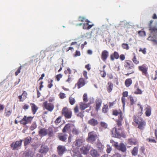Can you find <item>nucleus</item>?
<instances>
[{"mask_svg":"<svg viewBox=\"0 0 157 157\" xmlns=\"http://www.w3.org/2000/svg\"><path fill=\"white\" fill-rule=\"evenodd\" d=\"M90 154L93 157H98L99 154L95 149L92 148L90 151Z\"/></svg>","mask_w":157,"mask_h":157,"instance_id":"obj_14","label":"nucleus"},{"mask_svg":"<svg viewBox=\"0 0 157 157\" xmlns=\"http://www.w3.org/2000/svg\"><path fill=\"white\" fill-rule=\"evenodd\" d=\"M132 60L133 62L136 64H137L139 63V62L136 60V58L135 57H134Z\"/></svg>","mask_w":157,"mask_h":157,"instance_id":"obj_54","label":"nucleus"},{"mask_svg":"<svg viewBox=\"0 0 157 157\" xmlns=\"http://www.w3.org/2000/svg\"><path fill=\"white\" fill-rule=\"evenodd\" d=\"M88 122L89 124L93 126L97 125L98 123L97 120L94 118L91 119L89 120Z\"/></svg>","mask_w":157,"mask_h":157,"instance_id":"obj_16","label":"nucleus"},{"mask_svg":"<svg viewBox=\"0 0 157 157\" xmlns=\"http://www.w3.org/2000/svg\"><path fill=\"white\" fill-rule=\"evenodd\" d=\"M31 107L32 111L33 112V113L34 114L36 112L37 110L38 109L37 107L34 104H31Z\"/></svg>","mask_w":157,"mask_h":157,"instance_id":"obj_27","label":"nucleus"},{"mask_svg":"<svg viewBox=\"0 0 157 157\" xmlns=\"http://www.w3.org/2000/svg\"><path fill=\"white\" fill-rule=\"evenodd\" d=\"M112 132L113 137L118 138L120 135V132L118 131L115 128L113 129Z\"/></svg>","mask_w":157,"mask_h":157,"instance_id":"obj_12","label":"nucleus"},{"mask_svg":"<svg viewBox=\"0 0 157 157\" xmlns=\"http://www.w3.org/2000/svg\"><path fill=\"white\" fill-rule=\"evenodd\" d=\"M78 88L79 89L81 86H83L84 85V82L83 79L81 78L78 82Z\"/></svg>","mask_w":157,"mask_h":157,"instance_id":"obj_25","label":"nucleus"},{"mask_svg":"<svg viewBox=\"0 0 157 157\" xmlns=\"http://www.w3.org/2000/svg\"><path fill=\"white\" fill-rule=\"evenodd\" d=\"M107 25H103L101 27H100V29L102 31H105L107 29Z\"/></svg>","mask_w":157,"mask_h":157,"instance_id":"obj_37","label":"nucleus"},{"mask_svg":"<svg viewBox=\"0 0 157 157\" xmlns=\"http://www.w3.org/2000/svg\"><path fill=\"white\" fill-rule=\"evenodd\" d=\"M48 151V147L46 145H42L39 150V152L42 154H46Z\"/></svg>","mask_w":157,"mask_h":157,"instance_id":"obj_10","label":"nucleus"},{"mask_svg":"<svg viewBox=\"0 0 157 157\" xmlns=\"http://www.w3.org/2000/svg\"><path fill=\"white\" fill-rule=\"evenodd\" d=\"M90 65L89 64H88L87 65H86L85 66V67L87 68V69L88 70H90V68L89 67Z\"/></svg>","mask_w":157,"mask_h":157,"instance_id":"obj_63","label":"nucleus"},{"mask_svg":"<svg viewBox=\"0 0 157 157\" xmlns=\"http://www.w3.org/2000/svg\"><path fill=\"white\" fill-rule=\"evenodd\" d=\"M152 22V21H150L149 25V30H151V35L148 38V40L156 42L157 41V29H152L151 25Z\"/></svg>","mask_w":157,"mask_h":157,"instance_id":"obj_1","label":"nucleus"},{"mask_svg":"<svg viewBox=\"0 0 157 157\" xmlns=\"http://www.w3.org/2000/svg\"><path fill=\"white\" fill-rule=\"evenodd\" d=\"M122 47L128 50L129 49V46L126 44H122Z\"/></svg>","mask_w":157,"mask_h":157,"instance_id":"obj_43","label":"nucleus"},{"mask_svg":"<svg viewBox=\"0 0 157 157\" xmlns=\"http://www.w3.org/2000/svg\"><path fill=\"white\" fill-rule=\"evenodd\" d=\"M71 78L70 76V75H68V79L66 80V82H69L71 80Z\"/></svg>","mask_w":157,"mask_h":157,"instance_id":"obj_64","label":"nucleus"},{"mask_svg":"<svg viewBox=\"0 0 157 157\" xmlns=\"http://www.w3.org/2000/svg\"><path fill=\"white\" fill-rule=\"evenodd\" d=\"M126 86L128 87L132 83V80L130 79H128L126 80L125 82Z\"/></svg>","mask_w":157,"mask_h":157,"instance_id":"obj_32","label":"nucleus"},{"mask_svg":"<svg viewBox=\"0 0 157 157\" xmlns=\"http://www.w3.org/2000/svg\"><path fill=\"white\" fill-rule=\"evenodd\" d=\"M33 118L31 117H27L26 116H24L22 120L20 121V122L21 124L24 125H26V124L30 123L32 120Z\"/></svg>","mask_w":157,"mask_h":157,"instance_id":"obj_5","label":"nucleus"},{"mask_svg":"<svg viewBox=\"0 0 157 157\" xmlns=\"http://www.w3.org/2000/svg\"><path fill=\"white\" fill-rule=\"evenodd\" d=\"M134 93L136 94H141L142 93V91L140 89L137 88V90L135 91Z\"/></svg>","mask_w":157,"mask_h":157,"instance_id":"obj_42","label":"nucleus"},{"mask_svg":"<svg viewBox=\"0 0 157 157\" xmlns=\"http://www.w3.org/2000/svg\"><path fill=\"white\" fill-rule=\"evenodd\" d=\"M48 133V131L44 128L42 129L39 131V134L40 135L44 136Z\"/></svg>","mask_w":157,"mask_h":157,"instance_id":"obj_23","label":"nucleus"},{"mask_svg":"<svg viewBox=\"0 0 157 157\" xmlns=\"http://www.w3.org/2000/svg\"><path fill=\"white\" fill-rule=\"evenodd\" d=\"M63 75L61 74L57 75L56 76V78L58 81H59L60 80V79L62 78Z\"/></svg>","mask_w":157,"mask_h":157,"instance_id":"obj_46","label":"nucleus"},{"mask_svg":"<svg viewBox=\"0 0 157 157\" xmlns=\"http://www.w3.org/2000/svg\"><path fill=\"white\" fill-rule=\"evenodd\" d=\"M120 59L122 60H124V55H121L120 56Z\"/></svg>","mask_w":157,"mask_h":157,"instance_id":"obj_61","label":"nucleus"},{"mask_svg":"<svg viewBox=\"0 0 157 157\" xmlns=\"http://www.w3.org/2000/svg\"><path fill=\"white\" fill-rule=\"evenodd\" d=\"M140 52H142L144 54H145L146 53V49L145 48H144V49H143L141 48H140V49L139 50Z\"/></svg>","mask_w":157,"mask_h":157,"instance_id":"obj_53","label":"nucleus"},{"mask_svg":"<svg viewBox=\"0 0 157 157\" xmlns=\"http://www.w3.org/2000/svg\"><path fill=\"white\" fill-rule=\"evenodd\" d=\"M84 142V140L82 139H79L76 141L75 145L77 147H80L81 146Z\"/></svg>","mask_w":157,"mask_h":157,"instance_id":"obj_24","label":"nucleus"},{"mask_svg":"<svg viewBox=\"0 0 157 157\" xmlns=\"http://www.w3.org/2000/svg\"><path fill=\"white\" fill-rule=\"evenodd\" d=\"M128 95V92L127 91L124 92L123 93V96L124 97H127Z\"/></svg>","mask_w":157,"mask_h":157,"instance_id":"obj_57","label":"nucleus"},{"mask_svg":"<svg viewBox=\"0 0 157 157\" xmlns=\"http://www.w3.org/2000/svg\"><path fill=\"white\" fill-rule=\"evenodd\" d=\"M138 127L140 129H143L145 125V123L144 121L140 122L139 124Z\"/></svg>","mask_w":157,"mask_h":157,"instance_id":"obj_29","label":"nucleus"},{"mask_svg":"<svg viewBox=\"0 0 157 157\" xmlns=\"http://www.w3.org/2000/svg\"><path fill=\"white\" fill-rule=\"evenodd\" d=\"M124 66L125 69L127 70L128 73L127 75H129L134 72V67L131 62L130 61H127L125 62Z\"/></svg>","mask_w":157,"mask_h":157,"instance_id":"obj_2","label":"nucleus"},{"mask_svg":"<svg viewBox=\"0 0 157 157\" xmlns=\"http://www.w3.org/2000/svg\"><path fill=\"white\" fill-rule=\"evenodd\" d=\"M33 154L34 153L32 151L31 149H29L24 153V155L26 157H32Z\"/></svg>","mask_w":157,"mask_h":157,"instance_id":"obj_13","label":"nucleus"},{"mask_svg":"<svg viewBox=\"0 0 157 157\" xmlns=\"http://www.w3.org/2000/svg\"><path fill=\"white\" fill-rule=\"evenodd\" d=\"M22 141V140H21L13 142L10 145L12 149L14 150H17L21 148Z\"/></svg>","mask_w":157,"mask_h":157,"instance_id":"obj_3","label":"nucleus"},{"mask_svg":"<svg viewBox=\"0 0 157 157\" xmlns=\"http://www.w3.org/2000/svg\"><path fill=\"white\" fill-rule=\"evenodd\" d=\"M113 114L115 116H118L119 118L123 117V113L120 110L117 111L116 110H114L113 111Z\"/></svg>","mask_w":157,"mask_h":157,"instance_id":"obj_19","label":"nucleus"},{"mask_svg":"<svg viewBox=\"0 0 157 157\" xmlns=\"http://www.w3.org/2000/svg\"><path fill=\"white\" fill-rule=\"evenodd\" d=\"M138 152V148L137 147H135L132 152V153L133 155L135 156L137 155Z\"/></svg>","mask_w":157,"mask_h":157,"instance_id":"obj_26","label":"nucleus"},{"mask_svg":"<svg viewBox=\"0 0 157 157\" xmlns=\"http://www.w3.org/2000/svg\"><path fill=\"white\" fill-rule=\"evenodd\" d=\"M123 117H121L120 118H118V119L117 120V125L118 126V127H119L118 129L119 130H121V126L122 125V123L123 122Z\"/></svg>","mask_w":157,"mask_h":157,"instance_id":"obj_15","label":"nucleus"},{"mask_svg":"<svg viewBox=\"0 0 157 157\" xmlns=\"http://www.w3.org/2000/svg\"><path fill=\"white\" fill-rule=\"evenodd\" d=\"M83 75L86 78V79L88 78V77L87 76V72L86 71H84Z\"/></svg>","mask_w":157,"mask_h":157,"instance_id":"obj_59","label":"nucleus"},{"mask_svg":"<svg viewBox=\"0 0 157 157\" xmlns=\"http://www.w3.org/2000/svg\"><path fill=\"white\" fill-rule=\"evenodd\" d=\"M102 101L101 99H98L95 102V109L98 111L100 108L101 104Z\"/></svg>","mask_w":157,"mask_h":157,"instance_id":"obj_11","label":"nucleus"},{"mask_svg":"<svg viewBox=\"0 0 157 157\" xmlns=\"http://www.w3.org/2000/svg\"><path fill=\"white\" fill-rule=\"evenodd\" d=\"M101 126L103 127L104 128H107L108 126L107 124L105 122L103 121H101L100 123Z\"/></svg>","mask_w":157,"mask_h":157,"instance_id":"obj_36","label":"nucleus"},{"mask_svg":"<svg viewBox=\"0 0 157 157\" xmlns=\"http://www.w3.org/2000/svg\"><path fill=\"white\" fill-rule=\"evenodd\" d=\"M29 108V106L27 105H25L23 107V109H28Z\"/></svg>","mask_w":157,"mask_h":157,"instance_id":"obj_60","label":"nucleus"},{"mask_svg":"<svg viewBox=\"0 0 157 157\" xmlns=\"http://www.w3.org/2000/svg\"><path fill=\"white\" fill-rule=\"evenodd\" d=\"M108 52L106 50L103 51L102 53L101 58L103 61H105L108 56Z\"/></svg>","mask_w":157,"mask_h":157,"instance_id":"obj_17","label":"nucleus"},{"mask_svg":"<svg viewBox=\"0 0 157 157\" xmlns=\"http://www.w3.org/2000/svg\"><path fill=\"white\" fill-rule=\"evenodd\" d=\"M96 136L95 134L93 132H90L89 134V136L88 139V142H92L96 140Z\"/></svg>","mask_w":157,"mask_h":157,"instance_id":"obj_7","label":"nucleus"},{"mask_svg":"<svg viewBox=\"0 0 157 157\" xmlns=\"http://www.w3.org/2000/svg\"><path fill=\"white\" fill-rule=\"evenodd\" d=\"M114 56L115 58L117 59L119 58V55L117 52H115L114 53Z\"/></svg>","mask_w":157,"mask_h":157,"instance_id":"obj_49","label":"nucleus"},{"mask_svg":"<svg viewBox=\"0 0 157 157\" xmlns=\"http://www.w3.org/2000/svg\"><path fill=\"white\" fill-rule=\"evenodd\" d=\"M73 133L75 134H77L78 133V131L75 128H74L72 131Z\"/></svg>","mask_w":157,"mask_h":157,"instance_id":"obj_52","label":"nucleus"},{"mask_svg":"<svg viewBox=\"0 0 157 157\" xmlns=\"http://www.w3.org/2000/svg\"><path fill=\"white\" fill-rule=\"evenodd\" d=\"M143 121V120L142 118H141V117H138L137 118H135L134 119V121L138 124H139Z\"/></svg>","mask_w":157,"mask_h":157,"instance_id":"obj_30","label":"nucleus"},{"mask_svg":"<svg viewBox=\"0 0 157 157\" xmlns=\"http://www.w3.org/2000/svg\"><path fill=\"white\" fill-rule=\"evenodd\" d=\"M108 107V106H107L106 105H104V107L103 108V109H102V112L104 113H106V109Z\"/></svg>","mask_w":157,"mask_h":157,"instance_id":"obj_51","label":"nucleus"},{"mask_svg":"<svg viewBox=\"0 0 157 157\" xmlns=\"http://www.w3.org/2000/svg\"><path fill=\"white\" fill-rule=\"evenodd\" d=\"M31 138L30 137H28L25 138L24 140V146L26 147L30 142L31 140Z\"/></svg>","mask_w":157,"mask_h":157,"instance_id":"obj_22","label":"nucleus"},{"mask_svg":"<svg viewBox=\"0 0 157 157\" xmlns=\"http://www.w3.org/2000/svg\"><path fill=\"white\" fill-rule=\"evenodd\" d=\"M107 149L106 151L108 153H110L111 151L112 150V148L110 147L109 145H107Z\"/></svg>","mask_w":157,"mask_h":157,"instance_id":"obj_41","label":"nucleus"},{"mask_svg":"<svg viewBox=\"0 0 157 157\" xmlns=\"http://www.w3.org/2000/svg\"><path fill=\"white\" fill-rule=\"evenodd\" d=\"M139 70L142 71L145 75H146L147 71V68L144 65H143L139 67Z\"/></svg>","mask_w":157,"mask_h":157,"instance_id":"obj_21","label":"nucleus"},{"mask_svg":"<svg viewBox=\"0 0 157 157\" xmlns=\"http://www.w3.org/2000/svg\"><path fill=\"white\" fill-rule=\"evenodd\" d=\"M67 136L66 134H65L64 135L60 136L59 137V139L60 140L64 141L67 139Z\"/></svg>","mask_w":157,"mask_h":157,"instance_id":"obj_35","label":"nucleus"},{"mask_svg":"<svg viewBox=\"0 0 157 157\" xmlns=\"http://www.w3.org/2000/svg\"><path fill=\"white\" fill-rule=\"evenodd\" d=\"M113 87V85L112 84L110 83V85L108 87V90L109 92H110L112 90V88Z\"/></svg>","mask_w":157,"mask_h":157,"instance_id":"obj_40","label":"nucleus"},{"mask_svg":"<svg viewBox=\"0 0 157 157\" xmlns=\"http://www.w3.org/2000/svg\"><path fill=\"white\" fill-rule=\"evenodd\" d=\"M70 127V125L69 124H67L66 125L63 129V132H65L66 131L69 130Z\"/></svg>","mask_w":157,"mask_h":157,"instance_id":"obj_31","label":"nucleus"},{"mask_svg":"<svg viewBox=\"0 0 157 157\" xmlns=\"http://www.w3.org/2000/svg\"><path fill=\"white\" fill-rule=\"evenodd\" d=\"M62 113L67 118H69L71 117L72 114L71 111L66 108H63Z\"/></svg>","mask_w":157,"mask_h":157,"instance_id":"obj_6","label":"nucleus"},{"mask_svg":"<svg viewBox=\"0 0 157 157\" xmlns=\"http://www.w3.org/2000/svg\"><path fill=\"white\" fill-rule=\"evenodd\" d=\"M83 97L84 101L85 102H87L88 101L87 94H84L83 95Z\"/></svg>","mask_w":157,"mask_h":157,"instance_id":"obj_44","label":"nucleus"},{"mask_svg":"<svg viewBox=\"0 0 157 157\" xmlns=\"http://www.w3.org/2000/svg\"><path fill=\"white\" fill-rule=\"evenodd\" d=\"M86 25H88V26L87 28L88 29H90L94 25V24H93L92 25H89L88 23H87L86 24Z\"/></svg>","mask_w":157,"mask_h":157,"instance_id":"obj_55","label":"nucleus"},{"mask_svg":"<svg viewBox=\"0 0 157 157\" xmlns=\"http://www.w3.org/2000/svg\"><path fill=\"white\" fill-rule=\"evenodd\" d=\"M44 106L47 109L50 111H52L54 109V106L51 104H46Z\"/></svg>","mask_w":157,"mask_h":157,"instance_id":"obj_20","label":"nucleus"},{"mask_svg":"<svg viewBox=\"0 0 157 157\" xmlns=\"http://www.w3.org/2000/svg\"><path fill=\"white\" fill-rule=\"evenodd\" d=\"M48 133L49 135L52 136L53 133L52 129L51 127H49L48 129Z\"/></svg>","mask_w":157,"mask_h":157,"instance_id":"obj_39","label":"nucleus"},{"mask_svg":"<svg viewBox=\"0 0 157 157\" xmlns=\"http://www.w3.org/2000/svg\"><path fill=\"white\" fill-rule=\"evenodd\" d=\"M84 36L85 37H87V38H91L92 35L91 33L88 32L84 34Z\"/></svg>","mask_w":157,"mask_h":157,"instance_id":"obj_38","label":"nucleus"},{"mask_svg":"<svg viewBox=\"0 0 157 157\" xmlns=\"http://www.w3.org/2000/svg\"><path fill=\"white\" fill-rule=\"evenodd\" d=\"M91 148L89 145H87L86 146L80 148L82 154H87L89 150Z\"/></svg>","mask_w":157,"mask_h":157,"instance_id":"obj_8","label":"nucleus"},{"mask_svg":"<svg viewBox=\"0 0 157 157\" xmlns=\"http://www.w3.org/2000/svg\"><path fill=\"white\" fill-rule=\"evenodd\" d=\"M122 101L123 103V106H124L125 104V98H122Z\"/></svg>","mask_w":157,"mask_h":157,"instance_id":"obj_62","label":"nucleus"},{"mask_svg":"<svg viewBox=\"0 0 157 157\" xmlns=\"http://www.w3.org/2000/svg\"><path fill=\"white\" fill-rule=\"evenodd\" d=\"M88 105L87 104L83 103H81L80 104V108L82 110H84L87 107Z\"/></svg>","mask_w":157,"mask_h":157,"instance_id":"obj_33","label":"nucleus"},{"mask_svg":"<svg viewBox=\"0 0 157 157\" xmlns=\"http://www.w3.org/2000/svg\"><path fill=\"white\" fill-rule=\"evenodd\" d=\"M27 94L25 91H24L21 95L18 96L20 101H23L27 98Z\"/></svg>","mask_w":157,"mask_h":157,"instance_id":"obj_18","label":"nucleus"},{"mask_svg":"<svg viewBox=\"0 0 157 157\" xmlns=\"http://www.w3.org/2000/svg\"><path fill=\"white\" fill-rule=\"evenodd\" d=\"M66 151L64 146L59 145L57 147V152L59 155H62Z\"/></svg>","mask_w":157,"mask_h":157,"instance_id":"obj_9","label":"nucleus"},{"mask_svg":"<svg viewBox=\"0 0 157 157\" xmlns=\"http://www.w3.org/2000/svg\"><path fill=\"white\" fill-rule=\"evenodd\" d=\"M146 111L145 112L146 115L147 116H149L151 114V108L150 107L146 108Z\"/></svg>","mask_w":157,"mask_h":157,"instance_id":"obj_28","label":"nucleus"},{"mask_svg":"<svg viewBox=\"0 0 157 157\" xmlns=\"http://www.w3.org/2000/svg\"><path fill=\"white\" fill-rule=\"evenodd\" d=\"M69 101L70 104L71 105H73L75 102V98L72 97H70L69 98Z\"/></svg>","mask_w":157,"mask_h":157,"instance_id":"obj_34","label":"nucleus"},{"mask_svg":"<svg viewBox=\"0 0 157 157\" xmlns=\"http://www.w3.org/2000/svg\"><path fill=\"white\" fill-rule=\"evenodd\" d=\"M112 157H122L121 155L118 153H116L114 154Z\"/></svg>","mask_w":157,"mask_h":157,"instance_id":"obj_50","label":"nucleus"},{"mask_svg":"<svg viewBox=\"0 0 157 157\" xmlns=\"http://www.w3.org/2000/svg\"><path fill=\"white\" fill-rule=\"evenodd\" d=\"M21 68V66H20L18 69L17 71L15 72L16 75L17 76L19 74V73L20 72V70Z\"/></svg>","mask_w":157,"mask_h":157,"instance_id":"obj_48","label":"nucleus"},{"mask_svg":"<svg viewBox=\"0 0 157 157\" xmlns=\"http://www.w3.org/2000/svg\"><path fill=\"white\" fill-rule=\"evenodd\" d=\"M114 146L117 149L119 150L122 152L125 153L126 152V147L123 143H121L118 145L117 142H114Z\"/></svg>","mask_w":157,"mask_h":157,"instance_id":"obj_4","label":"nucleus"},{"mask_svg":"<svg viewBox=\"0 0 157 157\" xmlns=\"http://www.w3.org/2000/svg\"><path fill=\"white\" fill-rule=\"evenodd\" d=\"M65 94L64 93H60V97L61 98H65Z\"/></svg>","mask_w":157,"mask_h":157,"instance_id":"obj_56","label":"nucleus"},{"mask_svg":"<svg viewBox=\"0 0 157 157\" xmlns=\"http://www.w3.org/2000/svg\"><path fill=\"white\" fill-rule=\"evenodd\" d=\"M61 117H58L55 121V123L56 124H58L61 121Z\"/></svg>","mask_w":157,"mask_h":157,"instance_id":"obj_45","label":"nucleus"},{"mask_svg":"<svg viewBox=\"0 0 157 157\" xmlns=\"http://www.w3.org/2000/svg\"><path fill=\"white\" fill-rule=\"evenodd\" d=\"M147 140H148L149 142H152L153 143H156V141H155V140L152 138H148L147 139Z\"/></svg>","mask_w":157,"mask_h":157,"instance_id":"obj_47","label":"nucleus"},{"mask_svg":"<svg viewBox=\"0 0 157 157\" xmlns=\"http://www.w3.org/2000/svg\"><path fill=\"white\" fill-rule=\"evenodd\" d=\"M74 111L75 113H77L78 112V109L77 106H76L74 108Z\"/></svg>","mask_w":157,"mask_h":157,"instance_id":"obj_58","label":"nucleus"}]
</instances>
